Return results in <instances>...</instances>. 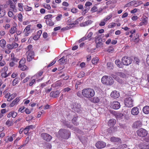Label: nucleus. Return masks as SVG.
Wrapping results in <instances>:
<instances>
[{
	"instance_id": "obj_27",
	"label": "nucleus",
	"mask_w": 149,
	"mask_h": 149,
	"mask_svg": "<svg viewBox=\"0 0 149 149\" xmlns=\"http://www.w3.org/2000/svg\"><path fill=\"white\" fill-rule=\"evenodd\" d=\"M116 123V120L113 119H110L108 122L109 126L112 127Z\"/></svg>"
},
{
	"instance_id": "obj_4",
	"label": "nucleus",
	"mask_w": 149,
	"mask_h": 149,
	"mask_svg": "<svg viewBox=\"0 0 149 149\" xmlns=\"http://www.w3.org/2000/svg\"><path fill=\"white\" fill-rule=\"evenodd\" d=\"M26 60L24 58H22L19 61V65L18 66V68L21 70L24 71L27 69V67L25 65Z\"/></svg>"
},
{
	"instance_id": "obj_53",
	"label": "nucleus",
	"mask_w": 149,
	"mask_h": 149,
	"mask_svg": "<svg viewBox=\"0 0 149 149\" xmlns=\"http://www.w3.org/2000/svg\"><path fill=\"white\" fill-rule=\"evenodd\" d=\"M71 90V89L69 87H67L66 88H65L63 89L62 90V91L63 92H68L70 91Z\"/></svg>"
},
{
	"instance_id": "obj_59",
	"label": "nucleus",
	"mask_w": 149,
	"mask_h": 149,
	"mask_svg": "<svg viewBox=\"0 0 149 149\" xmlns=\"http://www.w3.org/2000/svg\"><path fill=\"white\" fill-rule=\"evenodd\" d=\"M18 82V79L17 78H15L13 81L12 83V84L13 86L17 84Z\"/></svg>"
},
{
	"instance_id": "obj_32",
	"label": "nucleus",
	"mask_w": 149,
	"mask_h": 149,
	"mask_svg": "<svg viewBox=\"0 0 149 149\" xmlns=\"http://www.w3.org/2000/svg\"><path fill=\"white\" fill-rule=\"evenodd\" d=\"M62 83L61 81H56L55 84L52 85V86H55V87H58V86H62Z\"/></svg>"
},
{
	"instance_id": "obj_62",
	"label": "nucleus",
	"mask_w": 149,
	"mask_h": 149,
	"mask_svg": "<svg viewBox=\"0 0 149 149\" xmlns=\"http://www.w3.org/2000/svg\"><path fill=\"white\" fill-rule=\"evenodd\" d=\"M97 7L95 6H94L91 9V11L93 13L97 11Z\"/></svg>"
},
{
	"instance_id": "obj_58",
	"label": "nucleus",
	"mask_w": 149,
	"mask_h": 149,
	"mask_svg": "<svg viewBox=\"0 0 149 149\" xmlns=\"http://www.w3.org/2000/svg\"><path fill=\"white\" fill-rule=\"evenodd\" d=\"M105 22V21H104L103 19L101 21L99 24V25L101 26H104L106 24Z\"/></svg>"
},
{
	"instance_id": "obj_34",
	"label": "nucleus",
	"mask_w": 149,
	"mask_h": 149,
	"mask_svg": "<svg viewBox=\"0 0 149 149\" xmlns=\"http://www.w3.org/2000/svg\"><path fill=\"white\" fill-rule=\"evenodd\" d=\"M13 121L11 120H8L6 123V124L8 126L10 127L13 125Z\"/></svg>"
},
{
	"instance_id": "obj_3",
	"label": "nucleus",
	"mask_w": 149,
	"mask_h": 149,
	"mask_svg": "<svg viewBox=\"0 0 149 149\" xmlns=\"http://www.w3.org/2000/svg\"><path fill=\"white\" fill-rule=\"evenodd\" d=\"M102 82L107 85H112L114 83L113 79L109 76H103L102 78Z\"/></svg>"
},
{
	"instance_id": "obj_7",
	"label": "nucleus",
	"mask_w": 149,
	"mask_h": 149,
	"mask_svg": "<svg viewBox=\"0 0 149 149\" xmlns=\"http://www.w3.org/2000/svg\"><path fill=\"white\" fill-rule=\"evenodd\" d=\"M138 135L141 137H144L148 134L147 131L145 129L141 128L137 131Z\"/></svg>"
},
{
	"instance_id": "obj_23",
	"label": "nucleus",
	"mask_w": 149,
	"mask_h": 149,
	"mask_svg": "<svg viewBox=\"0 0 149 149\" xmlns=\"http://www.w3.org/2000/svg\"><path fill=\"white\" fill-rule=\"evenodd\" d=\"M19 97H17L16 98L10 105V107H12L15 105H16L17 104L18 102L19 101Z\"/></svg>"
},
{
	"instance_id": "obj_12",
	"label": "nucleus",
	"mask_w": 149,
	"mask_h": 149,
	"mask_svg": "<svg viewBox=\"0 0 149 149\" xmlns=\"http://www.w3.org/2000/svg\"><path fill=\"white\" fill-rule=\"evenodd\" d=\"M18 44L15 42H13L11 44H8L6 45V47L9 49L11 50L13 49L17 48L18 46Z\"/></svg>"
},
{
	"instance_id": "obj_10",
	"label": "nucleus",
	"mask_w": 149,
	"mask_h": 149,
	"mask_svg": "<svg viewBox=\"0 0 149 149\" xmlns=\"http://www.w3.org/2000/svg\"><path fill=\"white\" fill-rule=\"evenodd\" d=\"M110 107L114 109H118L120 107V105L118 102L115 101L111 102Z\"/></svg>"
},
{
	"instance_id": "obj_55",
	"label": "nucleus",
	"mask_w": 149,
	"mask_h": 149,
	"mask_svg": "<svg viewBox=\"0 0 149 149\" xmlns=\"http://www.w3.org/2000/svg\"><path fill=\"white\" fill-rule=\"evenodd\" d=\"M93 33L92 32H89L87 36H86V37L87 38V39H90L89 40L91 39V38L93 35Z\"/></svg>"
},
{
	"instance_id": "obj_8",
	"label": "nucleus",
	"mask_w": 149,
	"mask_h": 149,
	"mask_svg": "<svg viewBox=\"0 0 149 149\" xmlns=\"http://www.w3.org/2000/svg\"><path fill=\"white\" fill-rule=\"evenodd\" d=\"M141 4H142V3L141 2L137 1H133L126 4L125 6V7H129L133 6L136 7L139 5H141Z\"/></svg>"
},
{
	"instance_id": "obj_35",
	"label": "nucleus",
	"mask_w": 149,
	"mask_h": 149,
	"mask_svg": "<svg viewBox=\"0 0 149 149\" xmlns=\"http://www.w3.org/2000/svg\"><path fill=\"white\" fill-rule=\"evenodd\" d=\"M6 45V41L3 39L1 40H0V46L2 47L3 48L5 47Z\"/></svg>"
},
{
	"instance_id": "obj_9",
	"label": "nucleus",
	"mask_w": 149,
	"mask_h": 149,
	"mask_svg": "<svg viewBox=\"0 0 149 149\" xmlns=\"http://www.w3.org/2000/svg\"><path fill=\"white\" fill-rule=\"evenodd\" d=\"M27 55V60L28 61H31L34 58V53L32 51H28L26 53Z\"/></svg>"
},
{
	"instance_id": "obj_16",
	"label": "nucleus",
	"mask_w": 149,
	"mask_h": 149,
	"mask_svg": "<svg viewBox=\"0 0 149 149\" xmlns=\"http://www.w3.org/2000/svg\"><path fill=\"white\" fill-rule=\"evenodd\" d=\"M5 5H0V17L4 16L6 14V11L3 7Z\"/></svg>"
},
{
	"instance_id": "obj_40",
	"label": "nucleus",
	"mask_w": 149,
	"mask_h": 149,
	"mask_svg": "<svg viewBox=\"0 0 149 149\" xmlns=\"http://www.w3.org/2000/svg\"><path fill=\"white\" fill-rule=\"evenodd\" d=\"M24 10L26 11H29L31 10L32 8L31 7H29L27 6H24Z\"/></svg>"
},
{
	"instance_id": "obj_48",
	"label": "nucleus",
	"mask_w": 149,
	"mask_h": 149,
	"mask_svg": "<svg viewBox=\"0 0 149 149\" xmlns=\"http://www.w3.org/2000/svg\"><path fill=\"white\" fill-rule=\"evenodd\" d=\"M36 83V80L35 79H33L31 81L29 84L30 86H32L33 85Z\"/></svg>"
},
{
	"instance_id": "obj_49",
	"label": "nucleus",
	"mask_w": 149,
	"mask_h": 149,
	"mask_svg": "<svg viewBox=\"0 0 149 149\" xmlns=\"http://www.w3.org/2000/svg\"><path fill=\"white\" fill-rule=\"evenodd\" d=\"M107 68L109 69H112L113 68L112 63L110 62H109L107 64Z\"/></svg>"
},
{
	"instance_id": "obj_6",
	"label": "nucleus",
	"mask_w": 149,
	"mask_h": 149,
	"mask_svg": "<svg viewBox=\"0 0 149 149\" xmlns=\"http://www.w3.org/2000/svg\"><path fill=\"white\" fill-rule=\"evenodd\" d=\"M133 100L131 98H126L124 100L125 105L127 107H131L133 106Z\"/></svg>"
},
{
	"instance_id": "obj_1",
	"label": "nucleus",
	"mask_w": 149,
	"mask_h": 149,
	"mask_svg": "<svg viewBox=\"0 0 149 149\" xmlns=\"http://www.w3.org/2000/svg\"><path fill=\"white\" fill-rule=\"evenodd\" d=\"M56 136L65 139H68L70 136V133L68 130L65 129H61L56 134Z\"/></svg>"
},
{
	"instance_id": "obj_18",
	"label": "nucleus",
	"mask_w": 149,
	"mask_h": 149,
	"mask_svg": "<svg viewBox=\"0 0 149 149\" xmlns=\"http://www.w3.org/2000/svg\"><path fill=\"white\" fill-rule=\"evenodd\" d=\"M73 109L75 111L79 113L81 110V106L79 104H75V105H74Z\"/></svg>"
},
{
	"instance_id": "obj_47",
	"label": "nucleus",
	"mask_w": 149,
	"mask_h": 149,
	"mask_svg": "<svg viewBox=\"0 0 149 149\" xmlns=\"http://www.w3.org/2000/svg\"><path fill=\"white\" fill-rule=\"evenodd\" d=\"M18 6L19 8L18 9L20 11H22L23 10V4L22 3H18Z\"/></svg>"
},
{
	"instance_id": "obj_45",
	"label": "nucleus",
	"mask_w": 149,
	"mask_h": 149,
	"mask_svg": "<svg viewBox=\"0 0 149 149\" xmlns=\"http://www.w3.org/2000/svg\"><path fill=\"white\" fill-rule=\"evenodd\" d=\"M112 77L115 80H116L118 82L120 83H122V82L121 79H120L119 78L117 77L115 75H113L112 76Z\"/></svg>"
},
{
	"instance_id": "obj_64",
	"label": "nucleus",
	"mask_w": 149,
	"mask_h": 149,
	"mask_svg": "<svg viewBox=\"0 0 149 149\" xmlns=\"http://www.w3.org/2000/svg\"><path fill=\"white\" fill-rule=\"evenodd\" d=\"M71 11L73 13H75L77 12L78 10L76 8H73L71 9Z\"/></svg>"
},
{
	"instance_id": "obj_26",
	"label": "nucleus",
	"mask_w": 149,
	"mask_h": 149,
	"mask_svg": "<svg viewBox=\"0 0 149 149\" xmlns=\"http://www.w3.org/2000/svg\"><path fill=\"white\" fill-rule=\"evenodd\" d=\"M17 113L16 112L12 111L10 112L7 115V117L10 118L12 117L13 118H15L17 116Z\"/></svg>"
},
{
	"instance_id": "obj_13",
	"label": "nucleus",
	"mask_w": 149,
	"mask_h": 149,
	"mask_svg": "<svg viewBox=\"0 0 149 149\" xmlns=\"http://www.w3.org/2000/svg\"><path fill=\"white\" fill-rule=\"evenodd\" d=\"M95 146L98 148H102L105 147L106 143L103 141H99L96 143Z\"/></svg>"
},
{
	"instance_id": "obj_41",
	"label": "nucleus",
	"mask_w": 149,
	"mask_h": 149,
	"mask_svg": "<svg viewBox=\"0 0 149 149\" xmlns=\"http://www.w3.org/2000/svg\"><path fill=\"white\" fill-rule=\"evenodd\" d=\"M66 60L65 57L63 56L58 60V62L61 64L62 63L63 64L66 61Z\"/></svg>"
},
{
	"instance_id": "obj_54",
	"label": "nucleus",
	"mask_w": 149,
	"mask_h": 149,
	"mask_svg": "<svg viewBox=\"0 0 149 149\" xmlns=\"http://www.w3.org/2000/svg\"><path fill=\"white\" fill-rule=\"evenodd\" d=\"M100 42H102V39L100 37H97L96 38V44H97Z\"/></svg>"
},
{
	"instance_id": "obj_38",
	"label": "nucleus",
	"mask_w": 149,
	"mask_h": 149,
	"mask_svg": "<svg viewBox=\"0 0 149 149\" xmlns=\"http://www.w3.org/2000/svg\"><path fill=\"white\" fill-rule=\"evenodd\" d=\"M43 72L42 71H40L38 72L37 73L33 76V77L36 78V79H38L39 78V77L40 76Z\"/></svg>"
},
{
	"instance_id": "obj_56",
	"label": "nucleus",
	"mask_w": 149,
	"mask_h": 149,
	"mask_svg": "<svg viewBox=\"0 0 149 149\" xmlns=\"http://www.w3.org/2000/svg\"><path fill=\"white\" fill-rule=\"evenodd\" d=\"M77 120V118L76 117H74L73 119H72V122L75 125H77L78 123L76 122V120Z\"/></svg>"
},
{
	"instance_id": "obj_20",
	"label": "nucleus",
	"mask_w": 149,
	"mask_h": 149,
	"mask_svg": "<svg viewBox=\"0 0 149 149\" xmlns=\"http://www.w3.org/2000/svg\"><path fill=\"white\" fill-rule=\"evenodd\" d=\"M8 70V68L7 67H4L2 69L1 71V77H2L6 78L7 77L6 71Z\"/></svg>"
},
{
	"instance_id": "obj_5",
	"label": "nucleus",
	"mask_w": 149,
	"mask_h": 149,
	"mask_svg": "<svg viewBox=\"0 0 149 149\" xmlns=\"http://www.w3.org/2000/svg\"><path fill=\"white\" fill-rule=\"evenodd\" d=\"M132 62V60L131 58L127 56H125L123 57L122 59V62L124 65L128 66L131 64Z\"/></svg>"
},
{
	"instance_id": "obj_61",
	"label": "nucleus",
	"mask_w": 149,
	"mask_h": 149,
	"mask_svg": "<svg viewBox=\"0 0 149 149\" xmlns=\"http://www.w3.org/2000/svg\"><path fill=\"white\" fill-rule=\"evenodd\" d=\"M10 94L9 93L6 94L5 95V97L7 98V101H10V100H9V98L10 97Z\"/></svg>"
},
{
	"instance_id": "obj_44",
	"label": "nucleus",
	"mask_w": 149,
	"mask_h": 149,
	"mask_svg": "<svg viewBox=\"0 0 149 149\" xmlns=\"http://www.w3.org/2000/svg\"><path fill=\"white\" fill-rule=\"evenodd\" d=\"M116 74L120 77H122V78H125L126 77V75L125 74L122 72H117Z\"/></svg>"
},
{
	"instance_id": "obj_52",
	"label": "nucleus",
	"mask_w": 149,
	"mask_h": 149,
	"mask_svg": "<svg viewBox=\"0 0 149 149\" xmlns=\"http://www.w3.org/2000/svg\"><path fill=\"white\" fill-rule=\"evenodd\" d=\"M114 51L113 48L111 47H110L107 50V51L109 53H113Z\"/></svg>"
},
{
	"instance_id": "obj_2",
	"label": "nucleus",
	"mask_w": 149,
	"mask_h": 149,
	"mask_svg": "<svg viewBox=\"0 0 149 149\" xmlns=\"http://www.w3.org/2000/svg\"><path fill=\"white\" fill-rule=\"evenodd\" d=\"M82 95L87 98H90L93 97L95 94L94 90L91 88L84 89L82 91Z\"/></svg>"
},
{
	"instance_id": "obj_25",
	"label": "nucleus",
	"mask_w": 149,
	"mask_h": 149,
	"mask_svg": "<svg viewBox=\"0 0 149 149\" xmlns=\"http://www.w3.org/2000/svg\"><path fill=\"white\" fill-rule=\"evenodd\" d=\"M92 22V21L91 20H88L81 24L80 26L82 27L86 26L91 24Z\"/></svg>"
},
{
	"instance_id": "obj_14",
	"label": "nucleus",
	"mask_w": 149,
	"mask_h": 149,
	"mask_svg": "<svg viewBox=\"0 0 149 149\" xmlns=\"http://www.w3.org/2000/svg\"><path fill=\"white\" fill-rule=\"evenodd\" d=\"M139 113V109L137 107H133L131 110V113L132 115L136 116L138 115Z\"/></svg>"
},
{
	"instance_id": "obj_11",
	"label": "nucleus",
	"mask_w": 149,
	"mask_h": 149,
	"mask_svg": "<svg viewBox=\"0 0 149 149\" xmlns=\"http://www.w3.org/2000/svg\"><path fill=\"white\" fill-rule=\"evenodd\" d=\"M41 136L43 140L47 141H50L52 138L49 134L45 133H42Z\"/></svg>"
},
{
	"instance_id": "obj_37",
	"label": "nucleus",
	"mask_w": 149,
	"mask_h": 149,
	"mask_svg": "<svg viewBox=\"0 0 149 149\" xmlns=\"http://www.w3.org/2000/svg\"><path fill=\"white\" fill-rule=\"evenodd\" d=\"M113 16V14L110 13L109 15L106 16L104 19V20L105 22L107 21L110 19Z\"/></svg>"
},
{
	"instance_id": "obj_63",
	"label": "nucleus",
	"mask_w": 149,
	"mask_h": 149,
	"mask_svg": "<svg viewBox=\"0 0 149 149\" xmlns=\"http://www.w3.org/2000/svg\"><path fill=\"white\" fill-rule=\"evenodd\" d=\"M30 25H29L27 26L24 30V31H30Z\"/></svg>"
},
{
	"instance_id": "obj_21",
	"label": "nucleus",
	"mask_w": 149,
	"mask_h": 149,
	"mask_svg": "<svg viewBox=\"0 0 149 149\" xmlns=\"http://www.w3.org/2000/svg\"><path fill=\"white\" fill-rule=\"evenodd\" d=\"M116 117L117 120H121L122 121L125 118L124 115L121 113H118L116 115Z\"/></svg>"
},
{
	"instance_id": "obj_60",
	"label": "nucleus",
	"mask_w": 149,
	"mask_h": 149,
	"mask_svg": "<svg viewBox=\"0 0 149 149\" xmlns=\"http://www.w3.org/2000/svg\"><path fill=\"white\" fill-rule=\"evenodd\" d=\"M142 22L144 24L146 25L147 23V18L146 17L145 18H142Z\"/></svg>"
},
{
	"instance_id": "obj_33",
	"label": "nucleus",
	"mask_w": 149,
	"mask_h": 149,
	"mask_svg": "<svg viewBox=\"0 0 149 149\" xmlns=\"http://www.w3.org/2000/svg\"><path fill=\"white\" fill-rule=\"evenodd\" d=\"M16 136V135L15 134H13L10 137L8 136L6 137V139H7V140L6 139H5V141L6 142H7L8 141L11 142L13 140V137Z\"/></svg>"
},
{
	"instance_id": "obj_22",
	"label": "nucleus",
	"mask_w": 149,
	"mask_h": 149,
	"mask_svg": "<svg viewBox=\"0 0 149 149\" xmlns=\"http://www.w3.org/2000/svg\"><path fill=\"white\" fill-rule=\"evenodd\" d=\"M142 125V122L140 121H137L135 122L133 125V127L134 128H138L141 127Z\"/></svg>"
},
{
	"instance_id": "obj_57",
	"label": "nucleus",
	"mask_w": 149,
	"mask_h": 149,
	"mask_svg": "<svg viewBox=\"0 0 149 149\" xmlns=\"http://www.w3.org/2000/svg\"><path fill=\"white\" fill-rule=\"evenodd\" d=\"M115 26V23H111L108 25V27L109 28H113Z\"/></svg>"
},
{
	"instance_id": "obj_42",
	"label": "nucleus",
	"mask_w": 149,
	"mask_h": 149,
	"mask_svg": "<svg viewBox=\"0 0 149 149\" xmlns=\"http://www.w3.org/2000/svg\"><path fill=\"white\" fill-rule=\"evenodd\" d=\"M98 60V57H96L92 59V63L94 64H97Z\"/></svg>"
},
{
	"instance_id": "obj_17",
	"label": "nucleus",
	"mask_w": 149,
	"mask_h": 149,
	"mask_svg": "<svg viewBox=\"0 0 149 149\" xmlns=\"http://www.w3.org/2000/svg\"><path fill=\"white\" fill-rule=\"evenodd\" d=\"M139 147L140 149H149V143H141L139 144Z\"/></svg>"
},
{
	"instance_id": "obj_15",
	"label": "nucleus",
	"mask_w": 149,
	"mask_h": 149,
	"mask_svg": "<svg viewBox=\"0 0 149 149\" xmlns=\"http://www.w3.org/2000/svg\"><path fill=\"white\" fill-rule=\"evenodd\" d=\"M60 93L58 91H52L50 94V96L54 98H56L59 96Z\"/></svg>"
},
{
	"instance_id": "obj_29",
	"label": "nucleus",
	"mask_w": 149,
	"mask_h": 149,
	"mask_svg": "<svg viewBox=\"0 0 149 149\" xmlns=\"http://www.w3.org/2000/svg\"><path fill=\"white\" fill-rule=\"evenodd\" d=\"M110 141L113 142H120L121 140L119 138L114 136L110 138Z\"/></svg>"
},
{
	"instance_id": "obj_19",
	"label": "nucleus",
	"mask_w": 149,
	"mask_h": 149,
	"mask_svg": "<svg viewBox=\"0 0 149 149\" xmlns=\"http://www.w3.org/2000/svg\"><path fill=\"white\" fill-rule=\"evenodd\" d=\"M111 96L114 98H118L120 96L119 93L117 91H113L111 94Z\"/></svg>"
},
{
	"instance_id": "obj_43",
	"label": "nucleus",
	"mask_w": 149,
	"mask_h": 149,
	"mask_svg": "<svg viewBox=\"0 0 149 149\" xmlns=\"http://www.w3.org/2000/svg\"><path fill=\"white\" fill-rule=\"evenodd\" d=\"M52 17V15H48L45 16L44 17V18L45 19H46V20L51 21Z\"/></svg>"
},
{
	"instance_id": "obj_31",
	"label": "nucleus",
	"mask_w": 149,
	"mask_h": 149,
	"mask_svg": "<svg viewBox=\"0 0 149 149\" xmlns=\"http://www.w3.org/2000/svg\"><path fill=\"white\" fill-rule=\"evenodd\" d=\"M91 102L94 103H97L100 102L99 98L97 97H94L90 100Z\"/></svg>"
},
{
	"instance_id": "obj_28",
	"label": "nucleus",
	"mask_w": 149,
	"mask_h": 149,
	"mask_svg": "<svg viewBox=\"0 0 149 149\" xmlns=\"http://www.w3.org/2000/svg\"><path fill=\"white\" fill-rule=\"evenodd\" d=\"M143 112L145 114H148L149 113V106H146L144 107L143 109Z\"/></svg>"
},
{
	"instance_id": "obj_39",
	"label": "nucleus",
	"mask_w": 149,
	"mask_h": 149,
	"mask_svg": "<svg viewBox=\"0 0 149 149\" xmlns=\"http://www.w3.org/2000/svg\"><path fill=\"white\" fill-rule=\"evenodd\" d=\"M10 7L12 9V10L14 12H17V9L16 8L15 6L14 3L10 4Z\"/></svg>"
},
{
	"instance_id": "obj_50",
	"label": "nucleus",
	"mask_w": 149,
	"mask_h": 149,
	"mask_svg": "<svg viewBox=\"0 0 149 149\" xmlns=\"http://www.w3.org/2000/svg\"><path fill=\"white\" fill-rule=\"evenodd\" d=\"M43 6L45 8L47 9L48 10H50L51 8L50 5L46 3L44 4H43Z\"/></svg>"
},
{
	"instance_id": "obj_46",
	"label": "nucleus",
	"mask_w": 149,
	"mask_h": 149,
	"mask_svg": "<svg viewBox=\"0 0 149 149\" xmlns=\"http://www.w3.org/2000/svg\"><path fill=\"white\" fill-rule=\"evenodd\" d=\"M45 22L47 24L50 26H52L54 25V23L51 21L46 20Z\"/></svg>"
},
{
	"instance_id": "obj_51",
	"label": "nucleus",
	"mask_w": 149,
	"mask_h": 149,
	"mask_svg": "<svg viewBox=\"0 0 149 149\" xmlns=\"http://www.w3.org/2000/svg\"><path fill=\"white\" fill-rule=\"evenodd\" d=\"M17 17L19 20L20 22H22L23 17L22 14L21 13L18 14Z\"/></svg>"
},
{
	"instance_id": "obj_36",
	"label": "nucleus",
	"mask_w": 149,
	"mask_h": 149,
	"mask_svg": "<svg viewBox=\"0 0 149 149\" xmlns=\"http://www.w3.org/2000/svg\"><path fill=\"white\" fill-rule=\"evenodd\" d=\"M115 63L119 68H122L123 67V65L121 63L120 60H116L115 61Z\"/></svg>"
},
{
	"instance_id": "obj_24",
	"label": "nucleus",
	"mask_w": 149,
	"mask_h": 149,
	"mask_svg": "<svg viewBox=\"0 0 149 149\" xmlns=\"http://www.w3.org/2000/svg\"><path fill=\"white\" fill-rule=\"evenodd\" d=\"M42 33V31L41 30H40L38 31L37 32V34L35 35L33 37V39L35 40H38L40 38L41 35Z\"/></svg>"
},
{
	"instance_id": "obj_30",
	"label": "nucleus",
	"mask_w": 149,
	"mask_h": 149,
	"mask_svg": "<svg viewBox=\"0 0 149 149\" xmlns=\"http://www.w3.org/2000/svg\"><path fill=\"white\" fill-rule=\"evenodd\" d=\"M17 29L15 26H12L9 30V32L11 34H13L16 32Z\"/></svg>"
}]
</instances>
